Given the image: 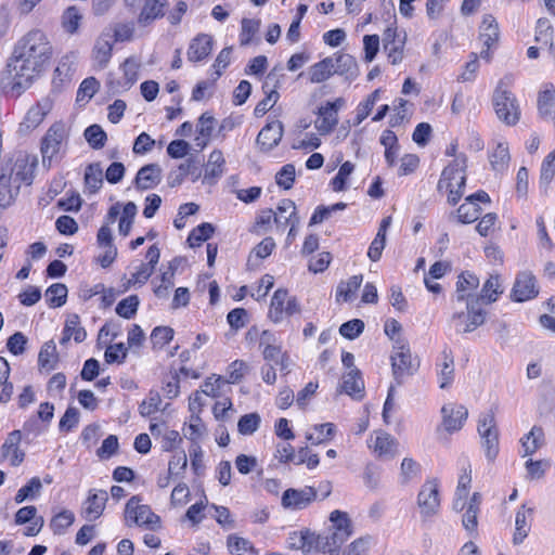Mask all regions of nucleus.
I'll return each instance as SVG.
<instances>
[{"label": "nucleus", "mask_w": 555, "mask_h": 555, "mask_svg": "<svg viewBox=\"0 0 555 555\" xmlns=\"http://www.w3.org/2000/svg\"><path fill=\"white\" fill-rule=\"evenodd\" d=\"M227 546L229 552L233 555H258V551L249 540L235 534L228 537Z\"/></svg>", "instance_id": "obj_37"}, {"label": "nucleus", "mask_w": 555, "mask_h": 555, "mask_svg": "<svg viewBox=\"0 0 555 555\" xmlns=\"http://www.w3.org/2000/svg\"><path fill=\"white\" fill-rule=\"evenodd\" d=\"M334 57H325L309 67V80L312 83H321L330 79L333 74Z\"/></svg>", "instance_id": "obj_32"}, {"label": "nucleus", "mask_w": 555, "mask_h": 555, "mask_svg": "<svg viewBox=\"0 0 555 555\" xmlns=\"http://www.w3.org/2000/svg\"><path fill=\"white\" fill-rule=\"evenodd\" d=\"M555 88L553 85L546 87L539 93L538 111L539 115L545 119H555Z\"/></svg>", "instance_id": "obj_33"}, {"label": "nucleus", "mask_w": 555, "mask_h": 555, "mask_svg": "<svg viewBox=\"0 0 555 555\" xmlns=\"http://www.w3.org/2000/svg\"><path fill=\"white\" fill-rule=\"evenodd\" d=\"M41 488V480L38 477H33L25 486L18 489L14 500L17 504L23 503L25 500L37 495Z\"/></svg>", "instance_id": "obj_52"}, {"label": "nucleus", "mask_w": 555, "mask_h": 555, "mask_svg": "<svg viewBox=\"0 0 555 555\" xmlns=\"http://www.w3.org/2000/svg\"><path fill=\"white\" fill-rule=\"evenodd\" d=\"M22 441V431L16 429L11 431L8 435V438L5 439L4 443L1 446V454L2 457H8L10 454L11 456V465L12 466H18L23 463L25 459V452L20 449V443Z\"/></svg>", "instance_id": "obj_23"}, {"label": "nucleus", "mask_w": 555, "mask_h": 555, "mask_svg": "<svg viewBox=\"0 0 555 555\" xmlns=\"http://www.w3.org/2000/svg\"><path fill=\"white\" fill-rule=\"evenodd\" d=\"M533 509L526 508L525 505L516 513L515 517V533L513 537V543L519 545L528 537L531 528V516Z\"/></svg>", "instance_id": "obj_26"}, {"label": "nucleus", "mask_w": 555, "mask_h": 555, "mask_svg": "<svg viewBox=\"0 0 555 555\" xmlns=\"http://www.w3.org/2000/svg\"><path fill=\"white\" fill-rule=\"evenodd\" d=\"M140 503L141 498L139 495H133L128 500L125 507L126 520L149 530L160 528V517L149 505Z\"/></svg>", "instance_id": "obj_6"}, {"label": "nucleus", "mask_w": 555, "mask_h": 555, "mask_svg": "<svg viewBox=\"0 0 555 555\" xmlns=\"http://www.w3.org/2000/svg\"><path fill=\"white\" fill-rule=\"evenodd\" d=\"M59 354L53 340L46 341L38 354V364L40 369L52 371L56 367Z\"/></svg>", "instance_id": "obj_36"}, {"label": "nucleus", "mask_w": 555, "mask_h": 555, "mask_svg": "<svg viewBox=\"0 0 555 555\" xmlns=\"http://www.w3.org/2000/svg\"><path fill=\"white\" fill-rule=\"evenodd\" d=\"M318 498L315 488L306 486L301 489L289 488L283 492L281 504L286 509L301 511Z\"/></svg>", "instance_id": "obj_10"}, {"label": "nucleus", "mask_w": 555, "mask_h": 555, "mask_svg": "<svg viewBox=\"0 0 555 555\" xmlns=\"http://www.w3.org/2000/svg\"><path fill=\"white\" fill-rule=\"evenodd\" d=\"M340 391L347 395L361 399L364 391V382L361 377V372L358 369H352L343 376Z\"/></svg>", "instance_id": "obj_27"}, {"label": "nucleus", "mask_w": 555, "mask_h": 555, "mask_svg": "<svg viewBox=\"0 0 555 555\" xmlns=\"http://www.w3.org/2000/svg\"><path fill=\"white\" fill-rule=\"evenodd\" d=\"M75 515L68 509L56 514L50 521V527L54 534H63L65 530L73 525Z\"/></svg>", "instance_id": "obj_47"}, {"label": "nucleus", "mask_w": 555, "mask_h": 555, "mask_svg": "<svg viewBox=\"0 0 555 555\" xmlns=\"http://www.w3.org/2000/svg\"><path fill=\"white\" fill-rule=\"evenodd\" d=\"M353 170L354 165L351 162L347 160L341 164L337 175L331 181L332 188L335 192H341L346 190L347 180Z\"/></svg>", "instance_id": "obj_49"}, {"label": "nucleus", "mask_w": 555, "mask_h": 555, "mask_svg": "<svg viewBox=\"0 0 555 555\" xmlns=\"http://www.w3.org/2000/svg\"><path fill=\"white\" fill-rule=\"evenodd\" d=\"M334 67L333 74L345 77L346 80L353 81L359 76V66L356 57L344 52L333 54Z\"/></svg>", "instance_id": "obj_20"}, {"label": "nucleus", "mask_w": 555, "mask_h": 555, "mask_svg": "<svg viewBox=\"0 0 555 555\" xmlns=\"http://www.w3.org/2000/svg\"><path fill=\"white\" fill-rule=\"evenodd\" d=\"M163 170L158 164H147L141 167L134 179V186L139 191L154 189L162 181Z\"/></svg>", "instance_id": "obj_19"}, {"label": "nucleus", "mask_w": 555, "mask_h": 555, "mask_svg": "<svg viewBox=\"0 0 555 555\" xmlns=\"http://www.w3.org/2000/svg\"><path fill=\"white\" fill-rule=\"evenodd\" d=\"M173 330L169 326H156L151 334L153 347H164L173 338Z\"/></svg>", "instance_id": "obj_63"}, {"label": "nucleus", "mask_w": 555, "mask_h": 555, "mask_svg": "<svg viewBox=\"0 0 555 555\" xmlns=\"http://www.w3.org/2000/svg\"><path fill=\"white\" fill-rule=\"evenodd\" d=\"M492 103L498 118L508 126L516 125L520 117V109L515 95L502 88V82L495 88Z\"/></svg>", "instance_id": "obj_5"}, {"label": "nucleus", "mask_w": 555, "mask_h": 555, "mask_svg": "<svg viewBox=\"0 0 555 555\" xmlns=\"http://www.w3.org/2000/svg\"><path fill=\"white\" fill-rule=\"evenodd\" d=\"M480 29L479 39L481 40L483 47L490 49L498 42L500 35L499 25L495 18L492 15H486L483 17Z\"/></svg>", "instance_id": "obj_34"}, {"label": "nucleus", "mask_w": 555, "mask_h": 555, "mask_svg": "<svg viewBox=\"0 0 555 555\" xmlns=\"http://www.w3.org/2000/svg\"><path fill=\"white\" fill-rule=\"evenodd\" d=\"M443 363L439 372L440 388L444 389L451 385L454 377V359L451 351L444 350L442 352Z\"/></svg>", "instance_id": "obj_43"}, {"label": "nucleus", "mask_w": 555, "mask_h": 555, "mask_svg": "<svg viewBox=\"0 0 555 555\" xmlns=\"http://www.w3.org/2000/svg\"><path fill=\"white\" fill-rule=\"evenodd\" d=\"M314 541L315 533L308 529L291 532L287 539L291 548L300 550L305 554L313 552Z\"/></svg>", "instance_id": "obj_31"}, {"label": "nucleus", "mask_w": 555, "mask_h": 555, "mask_svg": "<svg viewBox=\"0 0 555 555\" xmlns=\"http://www.w3.org/2000/svg\"><path fill=\"white\" fill-rule=\"evenodd\" d=\"M260 27V21L259 20H250V18H243L242 20V29L240 34V43L241 46H248L253 37L258 33Z\"/></svg>", "instance_id": "obj_56"}, {"label": "nucleus", "mask_w": 555, "mask_h": 555, "mask_svg": "<svg viewBox=\"0 0 555 555\" xmlns=\"http://www.w3.org/2000/svg\"><path fill=\"white\" fill-rule=\"evenodd\" d=\"M538 294L535 276L529 271L519 272L512 289V299L516 302H524L537 297Z\"/></svg>", "instance_id": "obj_14"}, {"label": "nucleus", "mask_w": 555, "mask_h": 555, "mask_svg": "<svg viewBox=\"0 0 555 555\" xmlns=\"http://www.w3.org/2000/svg\"><path fill=\"white\" fill-rule=\"evenodd\" d=\"M380 90L376 89L357 107L354 125H360L372 112L375 103L378 101Z\"/></svg>", "instance_id": "obj_48"}, {"label": "nucleus", "mask_w": 555, "mask_h": 555, "mask_svg": "<svg viewBox=\"0 0 555 555\" xmlns=\"http://www.w3.org/2000/svg\"><path fill=\"white\" fill-rule=\"evenodd\" d=\"M479 286V279L474 273L468 271L463 272L459 275L456 282V291L454 294V299L457 302H468V299L475 297V294L468 293V291H474Z\"/></svg>", "instance_id": "obj_25"}, {"label": "nucleus", "mask_w": 555, "mask_h": 555, "mask_svg": "<svg viewBox=\"0 0 555 555\" xmlns=\"http://www.w3.org/2000/svg\"><path fill=\"white\" fill-rule=\"evenodd\" d=\"M295 175V166L293 164H286L276 172L275 182L280 188L289 190L294 185Z\"/></svg>", "instance_id": "obj_55"}, {"label": "nucleus", "mask_w": 555, "mask_h": 555, "mask_svg": "<svg viewBox=\"0 0 555 555\" xmlns=\"http://www.w3.org/2000/svg\"><path fill=\"white\" fill-rule=\"evenodd\" d=\"M67 287L62 283H54L46 291L47 302L51 308H59L66 304Z\"/></svg>", "instance_id": "obj_40"}, {"label": "nucleus", "mask_w": 555, "mask_h": 555, "mask_svg": "<svg viewBox=\"0 0 555 555\" xmlns=\"http://www.w3.org/2000/svg\"><path fill=\"white\" fill-rule=\"evenodd\" d=\"M224 165L225 159L222 152L220 150H214L205 167L204 182L209 184L215 183V181L222 176Z\"/></svg>", "instance_id": "obj_29"}, {"label": "nucleus", "mask_w": 555, "mask_h": 555, "mask_svg": "<svg viewBox=\"0 0 555 555\" xmlns=\"http://www.w3.org/2000/svg\"><path fill=\"white\" fill-rule=\"evenodd\" d=\"M442 425L449 433L460 430L468 416V411L464 405L446 404L441 409Z\"/></svg>", "instance_id": "obj_17"}, {"label": "nucleus", "mask_w": 555, "mask_h": 555, "mask_svg": "<svg viewBox=\"0 0 555 555\" xmlns=\"http://www.w3.org/2000/svg\"><path fill=\"white\" fill-rule=\"evenodd\" d=\"M68 139V132L63 122H54L47 130L41 139L40 152L42 155V165L50 167L53 159L57 158L63 152Z\"/></svg>", "instance_id": "obj_4"}, {"label": "nucleus", "mask_w": 555, "mask_h": 555, "mask_svg": "<svg viewBox=\"0 0 555 555\" xmlns=\"http://www.w3.org/2000/svg\"><path fill=\"white\" fill-rule=\"evenodd\" d=\"M20 193V185L12 188L11 177L0 176V207L7 208L11 206Z\"/></svg>", "instance_id": "obj_39"}, {"label": "nucleus", "mask_w": 555, "mask_h": 555, "mask_svg": "<svg viewBox=\"0 0 555 555\" xmlns=\"http://www.w3.org/2000/svg\"><path fill=\"white\" fill-rule=\"evenodd\" d=\"M391 371L396 385L400 386L406 377H410L418 370V362L412 360L408 341L398 337L392 346L390 354Z\"/></svg>", "instance_id": "obj_3"}, {"label": "nucleus", "mask_w": 555, "mask_h": 555, "mask_svg": "<svg viewBox=\"0 0 555 555\" xmlns=\"http://www.w3.org/2000/svg\"><path fill=\"white\" fill-rule=\"evenodd\" d=\"M503 293L500 283V275H490V278L482 285L480 294L474 298L478 299V307L482 308V304H492L496 301L500 294Z\"/></svg>", "instance_id": "obj_30"}, {"label": "nucleus", "mask_w": 555, "mask_h": 555, "mask_svg": "<svg viewBox=\"0 0 555 555\" xmlns=\"http://www.w3.org/2000/svg\"><path fill=\"white\" fill-rule=\"evenodd\" d=\"M363 281L362 274L352 275L346 282H340L336 291V300L350 301L352 295L359 289Z\"/></svg>", "instance_id": "obj_38"}, {"label": "nucleus", "mask_w": 555, "mask_h": 555, "mask_svg": "<svg viewBox=\"0 0 555 555\" xmlns=\"http://www.w3.org/2000/svg\"><path fill=\"white\" fill-rule=\"evenodd\" d=\"M509 158L511 157L507 145L504 143H499L490 155V164L494 170L501 171L505 169Z\"/></svg>", "instance_id": "obj_51"}, {"label": "nucleus", "mask_w": 555, "mask_h": 555, "mask_svg": "<svg viewBox=\"0 0 555 555\" xmlns=\"http://www.w3.org/2000/svg\"><path fill=\"white\" fill-rule=\"evenodd\" d=\"M555 176V150L552 151L542 162L540 173V188L546 193Z\"/></svg>", "instance_id": "obj_42"}, {"label": "nucleus", "mask_w": 555, "mask_h": 555, "mask_svg": "<svg viewBox=\"0 0 555 555\" xmlns=\"http://www.w3.org/2000/svg\"><path fill=\"white\" fill-rule=\"evenodd\" d=\"M284 133V126L280 120L268 122L258 133L256 144L261 152L268 153L276 147Z\"/></svg>", "instance_id": "obj_15"}, {"label": "nucleus", "mask_w": 555, "mask_h": 555, "mask_svg": "<svg viewBox=\"0 0 555 555\" xmlns=\"http://www.w3.org/2000/svg\"><path fill=\"white\" fill-rule=\"evenodd\" d=\"M300 219L297 215L295 203L289 198L282 199L278 205V215L275 216V223L278 229L284 230L288 224L291 229L287 234V241L292 242L297 234V227Z\"/></svg>", "instance_id": "obj_13"}, {"label": "nucleus", "mask_w": 555, "mask_h": 555, "mask_svg": "<svg viewBox=\"0 0 555 555\" xmlns=\"http://www.w3.org/2000/svg\"><path fill=\"white\" fill-rule=\"evenodd\" d=\"M83 137L89 145L94 150L102 149L107 140L106 132L96 124L89 126L85 130Z\"/></svg>", "instance_id": "obj_45"}, {"label": "nucleus", "mask_w": 555, "mask_h": 555, "mask_svg": "<svg viewBox=\"0 0 555 555\" xmlns=\"http://www.w3.org/2000/svg\"><path fill=\"white\" fill-rule=\"evenodd\" d=\"M80 21L81 14L79 13L78 9L74 5L67 8L62 16V25L64 29L69 34H74L77 31Z\"/></svg>", "instance_id": "obj_57"}, {"label": "nucleus", "mask_w": 555, "mask_h": 555, "mask_svg": "<svg viewBox=\"0 0 555 555\" xmlns=\"http://www.w3.org/2000/svg\"><path fill=\"white\" fill-rule=\"evenodd\" d=\"M212 37L208 34H198L192 39L188 49V60L190 62H199L206 59L212 50Z\"/></svg>", "instance_id": "obj_24"}, {"label": "nucleus", "mask_w": 555, "mask_h": 555, "mask_svg": "<svg viewBox=\"0 0 555 555\" xmlns=\"http://www.w3.org/2000/svg\"><path fill=\"white\" fill-rule=\"evenodd\" d=\"M107 500L108 494L105 490L90 491L83 503L85 518L89 521L98 519L103 514Z\"/></svg>", "instance_id": "obj_22"}, {"label": "nucleus", "mask_w": 555, "mask_h": 555, "mask_svg": "<svg viewBox=\"0 0 555 555\" xmlns=\"http://www.w3.org/2000/svg\"><path fill=\"white\" fill-rule=\"evenodd\" d=\"M466 310L454 312L451 317V323L456 333H472L486 322V311L478 307V299H468Z\"/></svg>", "instance_id": "obj_7"}, {"label": "nucleus", "mask_w": 555, "mask_h": 555, "mask_svg": "<svg viewBox=\"0 0 555 555\" xmlns=\"http://www.w3.org/2000/svg\"><path fill=\"white\" fill-rule=\"evenodd\" d=\"M41 68L29 64L25 59L12 53L7 63L5 70L1 75V87L5 94L13 98L20 96L31 87Z\"/></svg>", "instance_id": "obj_1"}, {"label": "nucleus", "mask_w": 555, "mask_h": 555, "mask_svg": "<svg viewBox=\"0 0 555 555\" xmlns=\"http://www.w3.org/2000/svg\"><path fill=\"white\" fill-rule=\"evenodd\" d=\"M543 442V430L541 427L533 426L529 434L521 439V447L524 450L522 456L533 454Z\"/></svg>", "instance_id": "obj_41"}, {"label": "nucleus", "mask_w": 555, "mask_h": 555, "mask_svg": "<svg viewBox=\"0 0 555 555\" xmlns=\"http://www.w3.org/2000/svg\"><path fill=\"white\" fill-rule=\"evenodd\" d=\"M13 52L43 69L51 56V46L41 30H33L17 42Z\"/></svg>", "instance_id": "obj_2"}, {"label": "nucleus", "mask_w": 555, "mask_h": 555, "mask_svg": "<svg viewBox=\"0 0 555 555\" xmlns=\"http://www.w3.org/2000/svg\"><path fill=\"white\" fill-rule=\"evenodd\" d=\"M80 319L79 315L74 313L70 314L64 325V330L69 332L73 335V338L76 343H82L87 337V332L83 327L79 326Z\"/></svg>", "instance_id": "obj_58"}, {"label": "nucleus", "mask_w": 555, "mask_h": 555, "mask_svg": "<svg viewBox=\"0 0 555 555\" xmlns=\"http://www.w3.org/2000/svg\"><path fill=\"white\" fill-rule=\"evenodd\" d=\"M167 7V0H145L138 15V24L145 27L154 21L164 17Z\"/></svg>", "instance_id": "obj_21"}, {"label": "nucleus", "mask_w": 555, "mask_h": 555, "mask_svg": "<svg viewBox=\"0 0 555 555\" xmlns=\"http://www.w3.org/2000/svg\"><path fill=\"white\" fill-rule=\"evenodd\" d=\"M364 331V322L360 319H352L343 323L339 327V334L347 339L357 338Z\"/></svg>", "instance_id": "obj_62"}, {"label": "nucleus", "mask_w": 555, "mask_h": 555, "mask_svg": "<svg viewBox=\"0 0 555 555\" xmlns=\"http://www.w3.org/2000/svg\"><path fill=\"white\" fill-rule=\"evenodd\" d=\"M38 165V158L35 155H28L26 153L20 154L16 157L12 172L14 173L15 180L30 185L35 178V170Z\"/></svg>", "instance_id": "obj_16"}, {"label": "nucleus", "mask_w": 555, "mask_h": 555, "mask_svg": "<svg viewBox=\"0 0 555 555\" xmlns=\"http://www.w3.org/2000/svg\"><path fill=\"white\" fill-rule=\"evenodd\" d=\"M188 466V457L183 450L173 454L168 463V473L175 477H183Z\"/></svg>", "instance_id": "obj_59"}, {"label": "nucleus", "mask_w": 555, "mask_h": 555, "mask_svg": "<svg viewBox=\"0 0 555 555\" xmlns=\"http://www.w3.org/2000/svg\"><path fill=\"white\" fill-rule=\"evenodd\" d=\"M261 418L258 413H249L241 416L237 430L241 435H253L259 428Z\"/></svg>", "instance_id": "obj_53"}, {"label": "nucleus", "mask_w": 555, "mask_h": 555, "mask_svg": "<svg viewBox=\"0 0 555 555\" xmlns=\"http://www.w3.org/2000/svg\"><path fill=\"white\" fill-rule=\"evenodd\" d=\"M100 82L94 77H88L82 80L77 91L76 101L78 103L89 102V100L99 90Z\"/></svg>", "instance_id": "obj_50"}, {"label": "nucleus", "mask_w": 555, "mask_h": 555, "mask_svg": "<svg viewBox=\"0 0 555 555\" xmlns=\"http://www.w3.org/2000/svg\"><path fill=\"white\" fill-rule=\"evenodd\" d=\"M345 105L343 98L327 102L318 111L320 118L314 122V127L321 135L331 133L338 124V111Z\"/></svg>", "instance_id": "obj_12"}, {"label": "nucleus", "mask_w": 555, "mask_h": 555, "mask_svg": "<svg viewBox=\"0 0 555 555\" xmlns=\"http://www.w3.org/2000/svg\"><path fill=\"white\" fill-rule=\"evenodd\" d=\"M417 505L423 517H430L440 507L439 485L437 479L427 480L417 494Z\"/></svg>", "instance_id": "obj_11"}, {"label": "nucleus", "mask_w": 555, "mask_h": 555, "mask_svg": "<svg viewBox=\"0 0 555 555\" xmlns=\"http://www.w3.org/2000/svg\"><path fill=\"white\" fill-rule=\"evenodd\" d=\"M51 107L52 102L50 99H43L42 101H39L35 106H31L28 109L22 125L27 129H35L42 122Z\"/></svg>", "instance_id": "obj_28"}, {"label": "nucleus", "mask_w": 555, "mask_h": 555, "mask_svg": "<svg viewBox=\"0 0 555 555\" xmlns=\"http://www.w3.org/2000/svg\"><path fill=\"white\" fill-rule=\"evenodd\" d=\"M202 163L195 156H190L184 163L180 164L179 170H181L184 178L186 176L192 177V181L195 182L202 177Z\"/></svg>", "instance_id": "obj_64"}, {"label": "nucleus", "mask_w": 555, "mask_h": 555, "mask_svg": "<svg viewBox=\"0 0 555 555\" xmlns=\"http://www.w3.org/2000/svg\"><path fill=\"white\" fill-rule=\"evenodd\" d=\"M139 305V297L137 295H130L117 304L115 311L119 317L130 320L137 314Z\"/></svg>", "instance_id": "obj_46"}, {"label": "nucleus", "mask_w": 555, "mask_h": 555, "mask_svg": "<svg viewBox=\"0 0 555 555\" xmlns=\"http://www.w3.org/2000/svg\"><path fill=\"white\" fill-rule=\"evenodd\" d=\"M477 429L481 437L487 459L493 461L499 453V433L495 427L494 415L492 413L482 415Z\"/></svg>", "instance_id": "obj_9"}, {"label": "nucleus", "mask_w": 555, "mask_h": 555, "mask_svg": "<svg viewBox=\"0 0 555 555\" xmlns=\"http://www.w3.org/2000/svg\"><path fill=\"white\" fill-rule=\"evenodd\" d=\"M215 232V227L209 222H203L191 231L188 242L191 247L199 246L203 242L210 238Z\"/></svg>", "instance_id": "obj_44"}, {"label": "nucleus", "mask_w": 555, "mask_h": 555, "mask_svg": "<svg viewBox=\"0 0 555 555\" xmlns=\"http://www.w3.org/2000/svg\"><path fill=\"white\" fill-rule=\"evenodd\" d=\"M315 540L313 543V552H321L323 555H338V547H334L332 544V540L326 532L315 534Z\"/></svg>", "instance_id": "obj_61"}, {"label": "nucleus", "mask_w": 555, "mask_h": 555, "mask_svg": "<svg viewBox=\"0 0 555 555\" xmlns=\"http://www.w3.org/2000/svg\"><path fill=\"white\" fill-rule=\"evenodd\" d=\"M481 214V208L478 205L469 203L462 204L456 210V219L460 223L468 224L476 221Z\"/></svg>", "instance_id": "obj_54"}, {"label": "nucleus", "mask_w": 555, "mask_h": 555, "mask_svg": "<svg viewBox=\"0 0 555 555\" xmlns=\"http://www.w3.org/2000/svg\"><path fill=\"white\" fill-rule=\"evenodd\" d=\"M301 311L300 305L295 296H289L288 291L279 288L271 298L269 318L274 323H280L283 317H292Z\"/></svg>", "instance_id": "obj_8"}, {"label": "nucleus", "mask_w": 555, "mask_h": 555, "mask_svg": "<svg viewBox=\"0 0 555 555\" xmlns=\"http://www.w3.org/2000/svg\"><path fill=\"white\" fill-rule=\"evenodd\" d=\"M114 43L115 40H113L109 30L102 31L96 38L92 49V57L100 68H105L109 63Z\"/></svg>", "instance_id": "obj_18"}, {"label": "nucleus", "mask_w": 555, "mask_h": 555, "mask_svg": "<svg viewBox=\"0 0 555 555\" xmlns=\"http://www.w3.org/2000/svg\"><path fill=\"white\" fill-rule=\"evenodd\" d=\"M127 348L124 343L109 345L104 353L105 361L108 364L118 363L121 364L127 358Z\"/></svg>", "instance_id": "obj_60"}, {"label": "nucleus", "mask_w": 555, "mask_h": 555, "mask_svg": "<svg viewBox=\"0 0 555 555\" xmlns=\"http://www.w3.org/2000/svg\"><path fill=\"white\" fill-rule=\"evenodd\" d=\"M85 186L90 194L96 193L103 184V169L100 163H92L85 170Z\"/></svg>", "instance_id": "obj_35"}]
</instances>
